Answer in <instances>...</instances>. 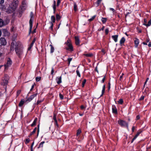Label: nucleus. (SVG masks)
<instances>
[{"instance_id":"8","label":"nucleus","mask_w":151,"mask_h":151,"mask_svg":"<svg viewBox=\"0 0 151 151\" xmlns=\"http://www.w3.org/2000/svg\"><path fill=\"white\" fill-rule=\"evenodd\" d=\"M0 43L1 44L3 45H6V39L2 37L0 38Z\"/></svg>"},{"instance_id":"2","label":"nucleus","mask_w":151,"mask_h":151,"mask_svg":"<svg viewBox=\"0 0 151 151\" xmlns=\"http://www.w3.org/2000/svg\"><path fill=\"white\" fill-rule=\"evenodd\" d=\"M19 2L18 0H13L11 4L9 5V7L12 11H14L17 7Z\"/></svg>"},{"instance_id":"59","label":"nucleus","mask_w":151,"mask_h":151,"mask_svg":"<svg viewBox=\"0 0 151 151\" xmlns=\"http://www.w3.org/2000/svg\"><path fill=\"white\" fill-rule=\"evenodd\" d=\"M139 118H140V116H139V115H138L136 116V120H138V119H139Z\"/></svg>"},{"instance_id":"52","label":"nucleus","mask_w":151,"mask_h":151,"mask_svg":"<svg viewBox=\"0 0 151 151\" xmlns=\"http://www.w3.org/2000/svg\"><path fill=\"white\" fill-rule=\"evenodd\" d=\"M53 119L55 121L56 120H57L56 119V115L55 114H54L53 116Z\"/></svg>"},{"instance_id":"37","label":"nucleus","mask_w":151,"mask_h":151,"mask_svg":"<svg viewBox=\"0 0 151 151\" xmlns=\"http://www.w3.org/2000/svg\"><path fill=\"white\" fill-rule=\"evenodd\" d=\"M86 79H84L82 82V86L83 87L84 86L85 84L86 83Z\"/></svg>"},{"instance_id":"23","label":"nucleus","mask_w":151,"mask_h":151,"mask_svg":"<svg viewBox=\"0 0 151 151\" xmlns=\"http://www.w3.org/2000/svg\"><path fill=\"white\" fill-rule=\"evenodd\" d=\"M151 25V20H150L147 24H145V25L147 27H148L149 26H150Z\"/></svg>"},{"instance_id":"45","label":"nucleus","mask_w":151,"mask_h":151,"mask_svg":"<svg viewBox=\"0 0 151 151\" xmlns=\"http://www.w3.org/2000/svg\"><path fill=\"white\" fill-rule=\"evenodd\" d=\"M60 3V0H57V6H59Z\"/></svg>"},{"instance_id":"49","label":"nucleus","mask_w":151,"mask_h":151,"mask_svg":"<svg viewBox=\"0 0 151 151\" xmlns=\"http://www.w3.org/2000/svg\"><path fill=\"white\" fill-rule=\"evenodd\" d=\"M144 99V96H142L139 99V100L142 101Z\"/></svg>"},{"instance_id":"56","label":"nucleus","mask_w":151,"mask_h":151,"mask_svg":"<svg viewBox=\"0 0 151 151\" xmlns=\"http://www.w3.org/2000/svg\"><path fill=\"white\" fill-rule=\"evenodd\" d=\"M34 87V84H33L32 86L31 87V88L30 90V91H32V90L33 89Z\"/></svg>"},{"instance_id":"28","label":"nucleus","mask_w":151,"mask_h":151,"mask_svg":"<svg viewBox=\"0 0 151 151\" xmlns=\"http://www.w3.org/2000/svg\"><path fill=\"white\" fill-rule=\"evenodd\" d=\"M21 11H20V13H21V12H22L23 11H24L26 9V7L25 6H23L22 7H21Z\"/></svg>"},{"instance_id":"51","label":"nucleus","mask_w":151,"mask_h":151,"mask_svg":"<svg viewBox=\"0 0 151 151\" xmlns=\"http://www.w3.org/2000/svg\"><path fill=\"white\" fill-rule=\"evenodd\" d=\"M109 31V29H106L105 30V32L106 33V34L107 35L108 34V32Z\"/></svg>"},{"instance_id":"24","label":"nucleus","mask_w":151,"mask_h":151,"mask_svg":"<svg viewBox=\"0 0 151 151\" xmlns=\"http://www.w3.org/2000/svg\"><path fill=\"white\" fill-rule=\"evenodd\" d=\"M105 85H104L102 88V94L101 96H102L104 93L105 90Z\"/></svg>"},{"instance_id":"22","label":"nucleus","mask_w":151,"mask_h":151,"mask_svg":"<svg viewBox=\"0 0 151 151\" xmlns=\"http://www.w3.org/2000/svg\"><path fill=\"white\" fill-rule=\"evenodd\" d=\"M45 142L44 141H43L40 142V144L39 145V146L38 147V148H42L43 147V144L45 143Z\"/></svg>"},{"instance_id":"50","label":"nucleus","mask_w":151,"mask_h":151,"mask_svg":"<svg viewBox=\"0 0 151 151\" xmlns=\"http://www.w3.org/2000/svg\"><path fill=\"white\" fill-rule=\"evenodd\" d=\"M4 0H0V4L1 5L4 3Z\"/></svg>"},{"instance_id":"11","label":"nucleus","mask_w":151,"mask_h":151,"mask_svg":"<svg viewBox=\"0 0 151 151\" xmlns=\"http://www.w3.org/2000/svg\"><path fill=\"white\" fill-rule=\"evenodd\" d=\"M56 81L58 84H59L62 82L61 76L57 77L55 79Z\"/></svg>"},{"instance_id":"27","label":"nucleus","mask_w":151,"mask_h":151,"mask_svg":"<svg viewBox=\"0 0 151 151\" xmlns=\"http://www.w3.org/2000/svg\"><path fill=\"white\" fill-rule=\"evenodd\" d=\"M84 55L86 57H91L93 56V55L92 53H87L84 54Z\"/></svg>"},{"instance_id":"34","label":"nucleus","mask_w":151,"mask_h":151,"mask_svg":"<svg viewBox=\"0 0 151 151\" xmlns=\"http://www.w3.org/2000/svg\"><path fill=\"white\" fill-rule=\"evenodd\" d=\"M37 127H35L33 131L32 132L30 133V135H32L34 133H35L37 130Z\"/></svg>"},{"instance_id":"1","label":"nucleus","mask_w":151,"mask_h":151,"mask_svg":"<svg viewBox=\"0 0 151 151\" xmlns=\"http://www.w3.org/2000/svg\"><path fill=\"white\" fill-rule=\"evenodd\" d=\"M14 49L17 55L20 58L23 54V47L21 43L19 41L12 42L10 50L13 51Z\"/></svg>"},{"instance_id":"16","label":"nucleus","mask_w":151,"mask_h":151,"mask_svg":"<svg viewBox=\"0 0 151 151\" xmlns=\"http://www.w3.org/2000/svg\"><path fill=\"white\" fill-rule=\"evenodd\" d=\"M134 42L135 47H137L139 43V40L136 38H135L134 40Z\"/></svg>"},{"instance_id":"31","label":"nucleus","mask_w":151,"mask_h":151,"mask_svg":"<svg viewBox=\"0 0 151 151\" xmlns=\"http://www.w3.org/2000/svg\"><path fill=\"white\" fill-rule=\"evenodd\" d=\"M96 17V15H95L91 17V18L89 19L88 20V21H89V22H91V21H93L95 18Z\"/></svg>"},{"instance_id":"62","label":"nucleus","mask_w":151,"mask_h":151,"mask_svg":"<svg viewBox=\"0 0 151 151\" xmlns=\"http://www.w3.org/2000/svg\"><path fill=\"white\" fill-rule=\"evenodd\" d=\"M135 129V127L134 126H133L132 128V132H134Z\"/></svg>"},{"instance_id":"55","label":"nucleus","mask_w":151,"mask_h":151,"mask_svg":"<svg viewBox=\"0 0 151 151\" xmlns=\"http://www.w3.org/2000/svg\"><path fill=\"white\" fill-rule=\"evenodd\" d=\"M21 92V91H20V90H19V91H17V96Z\"/></svg>"},{"instance_id":"20","label":"nucleus","mask_w":151,"mask_h":151,"mask_svg":"<svg viewBox=\"0 0 151 151\" xmlns=\"http://www.w3.org/2000/svg\"><path fill=\"white\" fill-rule=\"evenodd\" d=\"M24 100L23 99L21 100L19 104V107L22 106L24 104Z\"/></svg>"},{"instance_id":"33","label":"nucleus","mask_w":151,"mask_h":151,"mask_svg":"<svg viewBox=\"0 0 151 151\" xmlns=\"http://www.w3.org/2000/svg\"><path fill=\"white\" fill-rule=\"evenodd\" d=\"M76 72L77 76L79 77H81V74L80 73L79 71L78 70V68L76 70Z\"/></svg>"},{"instance_id":"13","label":"nucleus","mask_w":151,"mask_h":151,"mask_svg":"<svg viewBox=\"0 0 151 151\" xmlns=\"http://www.w3.org/2000/svg\"><path fill=\"white\" fill-rule=\"evenodd\" d=\"M8 24L7 22H4L2 19H0V27H1L5 25Z\"/></svg>"},{"instance_id":"41","label":"nucleus","mask_w":151,"mask_h":151,"mask_svg":"<svg viewBox=\"0 0 151 151\" xmlns=\"http://www.w3.org/2000/svg\"><path fill=\"white\" fill-rule=\"evenodd\" d=\"M41 77H37L36 78V80L37 81H39L41 80Z\"/></svg>"},{"instance_id":"54","label":"nucleus","mask_w":151,"mask_h":151,"mask_svg":"<svg viewBox=\"0 0 151 151\" xmlns=\"http://www.w3.org/2000/svg\"><path fill=\"white\" fill-rule=\"evenodd\" d=\"M105 76L103 78L101 81V82L102 83H104V81L105 80Z\"/></svg>"},{"instance_id":"36","label":"nucleus","mask_w":151,"mask_h":151,"mask_svg":"<svg viewBox=\"0 0 151 151\" xmlns=\"http://www.w3.org/2000/svg\"><path fill=\"white\" fill-rule=\"evenodd\" d=\"M30 16V19H34V18H33L34 14L32 12H31Z\"/></svg>"},{"instance_id":"14","label":"nucleus","mask_w":151,"mask_h":151,"mask_svg":"<svg viewBox=\"0 0 151 151\" xmlns=\"http://www.w3.org/2000/svg\"><path fill=\"white\" fill-rule=\"evenodd\" d=\"M2 32L5 35L8 36L9 35V33L6 29H3Z\"/></svg>"},{"instance_id":"38","label":"nucleus","mask_w":151,"mask_h":151,"mask_svg":"<svg viewBox=\"0 0 151 151\" xmlns=\"http://www.w3.org/2000/svg\"><path fill=\"white\" fill-rule=\"evenodd\" d=\"M56 19L57 20H59V19H60V17L59 14H57L56 15Z\"/></svg>"},{"instance_id":"64","label":"nucleus","mask_w":151,"mask_h":151,"mask_svg":"<svg viewBox=\"0 0 151 151\" xmlns=\"http://www.w3.org/2000/svg\"><path fill=\"white\" fill-rule=\"evenodd\" d=\"M148 46L149 47H151V42H149L148 44Z\"/></svg>"},{"instance_id":"60","label":"nucleus","mask_w":151,"mask_h":151,"mask_svg":"<svg viewBox=\"0 0 151 151\" xmlns=\"http://www.w3.org/2000/svg\"><path fill=\"white\" fill-rule=\"evenodd\" d=\"M109 9L110 10L112 11L113 12H114L115 10L113 8H110Z\"/></svg>"},{"instance_id":"53","label":"nucleus","mask_w":151,"mask_h":151,"mask_svg":"<svg viewBox=\"0 0 151 151\" xmlns=\"http://www.w3.org/2000/svg\"><path fill=\"white\" fill-rule=\"evenodd\" d=\"M147 20L146 19H144V23L143 24V25H145V24H147Z\"/></svg>"},{"instance_id":"7","label":"nucleus","mask_w":151,"mask_h":151,"mask_svg":"<svg viewBox=\"0 0 151 151\" xmlns=\"http://www.w3.org/2000/svg\"><path fill=\"white\" fill-rule=\"evenodd\" d=\"M66 45L68 46V47L66 48L67 50L72 51L73 50V48L71 43V41L70 40H68L66 43Z\"/></svg>"},{"instance_id":"47","label":"nucleus","mask_w":151,"mask_h":151,"mask_svg":"<svg viewBox=\"0 0 151 151\" xmlns=\"http://www.w3.org/2000/svg\"><path fill=\"white\" fill-rule=\"evenodd\" d=\"M53 8L54 10V12H55V11L56 10V5H55V4H53Z\"/></svg>"},{"instance_id":"3","label":"nucleus","mask_w":151,"mask_h":151,"mask_svg":"<svg viewBox=\"0 0 151 151\" xmlns=\"http://www.w3.org/2000/svg\"><path fill=\"white\" fill-rule=\"evenodd\" d=\"M9 79L8 76L7 75H5L1 81V84L2 86H6L8 83Z\"/></svg>"},{"instance_id":"18","label":"nucleus","mask_w":151,"mask_h":151,"mask_svg":"<svg viewBox=\"0 0 151 151\" xmlns=\"http://www.w3.org/2000/svg\"><path fill=\"white\" fill-rule=\"evenodd\" d=\"M112 110L113 113L115 114H116L117 113V111L116 108L113 105L112 106Z\"/></svg>"},{"instance_id":"39","label":"nucleus","mask_w":151,"mask_h":151,"mask_svg":"<svg viewBox=\"0 0 151 151\" xmlns=\"http://www.w3.org/2000/svg\"><path fill=\"white\" fill-rule=\"evenodd\" d=\"M43 101V100H38L37 101L36 103V104L37 105H39L40 103H42Z\"/></svg>"},{"instance_id":"29","label":"nucleus","mask_w":151,"mask_h":151,"mask_svg":"<svg viewBox=\"0 0 151 151\" xmlns=\"http://www.w3.org/2000/svg\"><path fill=\"white\" fill-rule=\"evenodd\" d=\"M50 46L51 47L50 52L52 53L54 51V49L52 45H50Z\"/></svg>"},{"instance_id":"35","label":"nucleus","mask_w":151,"mask_h":151,"mask_svg":"<svg viewBox=\"0 0 151 151\" xmlns=\"http://www.w3.org/2000/svg\"><path fill=\"white\" fill-rule=\"evenodd\" d=\"M81 132V130L80 129H78L77 130V136L79 135Z\"/></svg>"},{"instance_id":"21","label":"nucleus","mask_w":151,"mask_h":151,"mask_svg":"<svg viewBox=\"0 0 151 151\" xmlns=\"http://www.w3.org/2000/svg\"><path fill=\"white\" fill-rule=\"evenodd\" d=\"M37 118H35L34 120L32 123L31 124V126L32 127H33L34 126H35V124H36V122L37 120Z\"/></svg>"},{"instance_id":"42","label":"nucleus","mask_w":151,"mask_h":151,"mask_svg":"<svg viewBox=\"0 0 151 151\" xmlns=\"http://www.w3.org/2000/svg\"><path fill=\"white\" fill-rule=\"evenodd\" d=\"M72 60V58H69L68 59V64L69 65L70 64V62H71V61Z\"/></svg>"},{"instance_id":"5","label":"nucleus","mask_w":151,"mask_h":151,"mask_svg":"<svg viewBox=\"0 0 151 151\" xmlns=\"http://www.w3.org/2000/svg\"><path fill=\"white\" fill-rule=\"evenodd\" d=\"M12 64V61L9 58H7L6 59V64L4 65L5 67V69H8V68L11 66Z\"/></svg>"},{"instance_id":"43","label":"nucleus","mask_w":151,"mask_h":151,"mask_svg":"<svg viewBox=\"0 0 151 151\" xmlns=\"http://www.w3.org/2000/svg\"><path fill=\"white\" fill-rule=\"evenodd\" d=\"M51 26L50 27V29H51L52 30L53 29V24L52 22H50Z\"/></svg>"},{"instance_id":"19","label":"nucleus","mask_w":151,"mask_h":151,"mask_svg":"<svg viewBox=\"0 0 151 151\" xmlns=\"http://www.w3.org/2000/svg\"><path fill=\"white\" fill-rule=\"evenodd\" d=\"M125 39L124 37H122L120 41V44L122 45L123 44L125 41Z\"/></svg>"},{"instance_id":"58","label":"nucleus","mask_w":151,"mask_h":151,"mask_svg":"<svg viewBox=\"0 0 151 151\" xmlns=\"http://www.w3.org/2000/svg\"><path fill=\"white\" fill-rule=\"evenodd\" d=\"M30 141V140L29 139H26V142L27 143H28Z\"/></svg>"},{"instance_id":"25","label":"nucleus","mask_w":151,"mask_h":151,"mask_svg":"<svg viewBox=\"0 0 151 151\" xmlns=\"http://www.w3.org/2000/svg\"><path fill=\"white\" fill-rule=\"evenodd\" d=\"M101 20L103 23H106L107 21V19L106 18H102Z\"/></svg>"},{"instance_id":"30","label":"nucleus","mask_w":151,"mask_h":151,"mask_svg":"<svg viewBox=\"0 0 151 151\" xmlns=\"http://www.w3.org/2000/svg\"><path fill=\"white\" fill-rule=\"evenodd\" d=\"M102 0H97L96 4V6H99V4H100L101 1Z\"/></svg>"},{"instance_id":"61","label":"nucleus","mask_w":151,"mask_h":151,"mask_svg":"<svg viewBox=\"0 0 151 151\" xmlns=\"http://www.w3.org/2000/svg\"><path fill=\"white\" fill-rule=\"evenodd\" d=\"M32 47L30 46V45L29 46V47L28 48V50H30V49H31Z\"/></svg>"},{"instance_id":"10","label":"nucleus","mask_w":151,"mask_h":151,"mask_svg":"<svg viewBox=\"0 0 151 151\" xmlns=\"http://www.w3.org/2000/svg\"><path fill=\"white\" fill-rule=\"evenodd\" d=\"M75 44L77 46L80 45V41L78 37L75 36Z\"/></svg>"},{"instance_id":"40","label":"nucleus","mask_w":151,"mask_h":151,"mask_svg":"<svg viewBox=\"0 0 151 151\" xmlns=\"http://www.w3.org/2000/svg\"><path fill=\"white\" fill-rule=\"evenodd\" d=\"M77 6L76 4H74V10L75 11H77Z\"/></svg>"},{"instance_id":"9","label":"nucleus","mask_w":151,"mask_h":151,"mask_svg":"<svg viewBox=\"0 0 151 151\" xmlns=\"http://www.w3.org/2000/svg\"><path fill=\"white\" fill-rule=\"evenodd\" d=\"M37 93H36L32 95H31L30 97L27 99V101L30 102L37 95Z\"/></svg>"},{"instance_id":"17","label":"nucleus","mask_w":151,"mask_h":151,"mask_svg":"<svg viewBox=\"0 0 151 151\" xmlns=\"http://www.w3.org/2000/svg\"><path fill=\"white\" fill-rule=\"evenodd\" d=\"M141 133V131H139V132H138L137 133V134H136V135H135V136H134V138L132 140V142L133 141L135 140V139L139 135V134H140Z\"/></svg>"},{"instance_id":"4","label":"nucleus","mask_w":151,"mask_h":151,"mask_svg":"<svg viewBox=\"0 0 151 151\" xmlns=\"http://www.w3.org/2000/svg\"><path fill=\"white\" fill-rule=\"evenodd\" d=\"M118 124L122 127H126L128 129V123L122 119H119L118 121Z\"/></svg>"},{"instance_id":"48","label":"nucleus","mask_w":151,"mask_h":151,"mask_svg":"<svg viewBox=\"0 0 151 151\" xmlns=\"http://www.w3.org/2000/svg\"><path fill=\"white\" fill-rule=\"evenodd\" d=\"M55 125H56L57 127H58V124L57 120H56L55 121Z\"/></svg>"},{"instance_id":"63","label":"nucleus","mask_w":151,"mask_h":151,"mask_svg":"<svg viewBox=\"0 0 151 151\" xmlns=\"http://www.w3.org/2000/svg\"><path fill=\"white\" fill-rule=\"evenodd\" d=\"M81 109H85V107L84 106H83V105L81 106Z\"/></svg>"},{"instance_id":"15","label":"nucleus","mask_w":151,"mask_h":151,"mask_svg":"<svg viewBox=\"0 0 151 151\" xmlns=\"http://www.w3.org/2000/svg\"><path fill=\"white\" fill-rule=\"evenodd\" d=\"M118 35H113L112 36V39L114 40L115 42H117L118 41Z\"/></svg>"},{"instance_id":"12","label":"nucleus","mask_w":151,"mask_h":151,"mask_svg":"<svg viewBox=\"0 0 151 151\" xmlns=\"http://www.w3.org/2000/svg\"><path fill=\"white\" fill-rule=\"evenodd\" d=\"M33 21V19H30L29 21V23L30 25V28H29V33H30L32 30V22Z\"/></svg>"},{"instance_id":"32","label":"nucleus","mask_w":151,"mask_h":151,"mask_svg":"<svg viewBox=\"0 0 151 151\" xmlns=\"http://www.w3.org/2000/svg\"><path fill=\"white\" fill-rule=\"evenodd\" d=\"M118 102L119 104H122L123 102V101L122 99H120L118 101Z\"/></svg>"},{"instance_id":"26","label":"nucleus","mask_w":151,"mask_h":151,"mask_svg":"<svg viewBox=\"0 0 151 151\" xmlns=\"http://www.w3.org/2000/svg\"><path fill=\"white\" fill-rule=\"evenodd\" d=\"M51 20L52 22L54 23L55 22V17L54 16H52L51 17Z\"/></svg>"},{"instance_id":"6","label":"nucleus","mask_w":151,"mask_h":151,"mask_svg":"<svg viewBox=\"0 0 151 151\" xmlns=\"http://www.w3.org/2000/svg\"><path fill=\"white\" fill-rule=\"evenodd\" d=\"M66 45L68 46V47L66 48L67 50L72 51L73 50V48L71 43V41L70 40H68L66 43Z\"/></svg>"},{"instance_id":"57","label":"nucleus","mask_w":151,"mask_h":151,"mask_svg":"<svg viewBox=\"0 0 151 151\" xmlns=\"http://www.w3.org/2000/svg\"><path fill=\"white\" fill-rule=\"evenodd\" d=\"M124 75V74L123 73H122V75L120 77V78H119V79L120 80H121V79L122 78V76H123Z\"/></svg>"},{"instance_id":"44","label":"nucleus","mask_w":151,"mask_h":151,"mask_svg":"<svg viewBox=\"0 0 151 151\" xmlns=\"http://www.w3.org/2000/svg\"><path fill=\"white\" fill-rule=\"evenodd\" d=\"M59 97L60 99H63V96L60 93L59 94Z\"/></svg>"},{"instance_id":"46","label":"nucleus","mask_w":151,"mask_h":151,"mask_svg":"<svg viewBox=\"0 0 151 151\" xmlns=\"http://www.w3.org/2000/svg\"><path fill=\"white\" fill-rule=\"evenodd\" d=\"M54 73V68L53 67H52V70H51V74L52 75H53V74Z\"/></svg>"}]
</instances>
